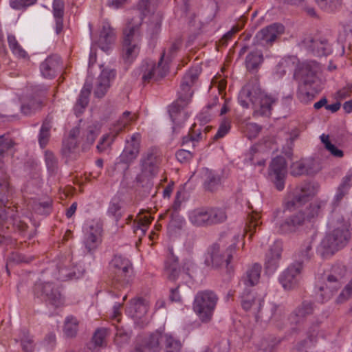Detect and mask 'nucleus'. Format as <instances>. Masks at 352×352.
<instances>
[{
  "instance_id": "nucleus-41",
  "label": "nucleus",
  "mask_w": 352,
  "mask_h": 352,
  "mask_svg": "<svg viewBox=\"0 0 352 352\" xmlns=\"http://www.w3.org/2000/svg\"><path fill=\"white\" fill-rule=\"evenodd\" d=\"M297 64V58L294 56H289L283 58L277 65V73L281 76L287 71H291Z\"/></svg>"
},
{
  "instance_id": "nucleus-64",
  "label": "nucleus",
  "mask_w": 352,
  "mask_h": 352,
  "mask_svg": "<svg viewBox=\"0 0 352 352\" xmlns=\"http://www.w3.org/2000/svg\"><path fill=\"white\" fill-rule=\"evenodd\" d=\"M45 162L47 168L51 170H54L57 165V160L54 153L51 151H46L45 153Z\"/></svg>"
},
{
  "instance_id": "nucleus-16",
  "label": "nucleus",
  "mask_w": 352,
  "mask_h": 352,
  "mask_svg": "<svg viewBox=\"0 0 352 352\" xmlns=\"http://www.w3.org/2000/svg\"><path fill=\"white\" fill-rule=\"evenodd\" d=\"M115 75V71L112 69H104L102 71L95 84L94 94L96 98H101L105 96Z\"/></svg>"
},
{
  "instance_id": "nucleus-43",
  "label": "nucleus",
  "mask_w": 352,
  "mask_h": 352,
  "mask_svg": "<svg viewBox=\"0 0 352 352\" xmlns=\"http://www.w3.org/2000/svg\"><path fill=\"white\" fill-rule=\"evenodd\" d=\"M78 330V321L72 316H67L65 320L63 331L68 338L76 336Z\"/></svg>"
},
{
  "instance_id": "nucleus-44",
  "label": "nucleus",
  "mask_w": 352,
  "mask_h": 352,
  "mask_svg": "<svg viewBox=\"0 0 352 352\" xmlns=\"http://www.w3.org/2000/svg\"><path fill=\"white\" fill-rule=\"evenodd\" d=\"M346 275V269L344 265H334L331 268L330 274L327 276L329 278V282L332 280L338 283L343 284Z\"/></svg>"
},
{
  "instance_id": "nucleus-19",
  "label": "nucleus",
  "mask_w": 352,
  "mask_h": 352,
  "mask_svg": "<svg viewBox=\"0 0 352 352\" xmlns=\"http://www.w3.org/2000/svg\"><path fill=\"white\" fill-rule=\"evenodd\" d=\"M305 45L317 56H327L331 52L330 45L325 39L311 38L303 41Z\"/></svg>"
},
{
  "instance_id": "nucleus-27",
  "label": "nucleus",
  "mask_w": 352,
  "mask_h": 352,
  "mask_svg": "<svg viewBox=\"0 0 352 352\" xmlns=\"http://www.w3.org/2000/svg\"><path fill=\"white\" fill-rule=\"evenodd\" d=\"M148 303L142 298L132 299L129 307V314L134 318L141 319L147 313Z\"/></svg>"
},
{
  "instance_id": "nucleus-52",
  "label": "nucleus",
  "mask_w": 352,
  "mask_h": 352,
  "mask_svg": "<svg viewBox=\"0 0 352 352\" xmlns=\"http://www.w3.org/2000/svg\"><path fill=\"white\" fill-rule=\"evenodd\" d=\"M263 126L256 123L250 122L244 127L243 133L248 139H254L261 132Z\"/></svg>"
},
{
  "instance_id": "nucleus-34",
  "label": "nucleus",
  "mask_w": 352,
  "mask_h": 352,
  "mask_svg": "<svg viewBox=\"0 0 352 352\" xmlns=\"http://www.w3.org/2000/svg\"><path fill=\"white\" fill-rule=\"evenodd\" d=\"M91 87V85L88 82H86L82 87L79 98L74 106V111L77 116L82 113L83 109L88 104Z\"/></svg>"
},
{
  "instance_id": "nucleus-57",
  "label": "nucleus",
  "mask_w": 352,
  "mask_h": 352,
  "mask_svg": "<svg viewBox=\"0 0 352 352\" xmlns=\"http://www.w3.org/2000/svg\"><path fill=\"white\" fill-rule=\"evenodd\" d=\"M100 133V129L97 125H89L84 134L85 141L88 144H92Z\"/></svg>"
},
{
  "instance_id": "nucleus-37",
  "label": "nucleus",
  "mask_w": 352,
  "mask_h": 352,
  "mask_svg": "<svg viewBox=\"0 0 352 352\" xmlns=\"http://www.w3.org/2000/svg\"><path fill=\"white\" fill-rule=\"evenodd\" d=\"M263 60L261 50H255L249 53L245 59V66L248 71H256Z\"/></svg>"
},
{
  "instance_id": "nucleus-62",
  "label": "nucleus",
  "mask_w": 352,
  "mask_h": 352,
  "mask_svg": "<svg viewBox=\"0 0 352 352\" xmlns=\"http://www.w3.org/2000/svg\"><path fill=\"white\" fill-rule=\"evenodd\" d=\"M231 126L230 121L228 119H225L221 123L219 129L214 136V140L222 138L224 137L230 131Z\"/></svg>"
},
{
  "instance_id": "nucleus-1",
  "label": "nucleus",
  "mask_w": 352,
  "mask_h": 352,
  "mask_svg": "<svg viewBox=\"0 0 352 352\" xmlns=\"http://www.w3.org/2000/svg\"><path fill=\"white\" fill-rule=\"evenodd\" d=\"M248 99L252 104L254 118L264 116V91L257 78H252L243 87L239 95V102L244 108L249 107Z\"/></svg>"
},
{
  "instance_id": "nucleus-47",
  "label": "nucleus",
  "mask_w": 352,
  "mask_h": 352,
  "mask_svg": "<svg viewBox=\"0 0 352 352\" xmlns=\"http://www.w3.org/2000/svg\"><path fill=\"white\" fill-rule=\"evenodd\" d=\"M220 183V178L212 171H206V178L204 182V188L206 190L213 192Z\"/></svg>"
},
{
  "instance_id": "nucleus-11",
  "label": "nucleus",
  "mask_w": 352,
  "mask_h": 352,
  "mask_svg": "<svg viewBox=\"0 0 352 352\" xmlns=\"http://www.w3.org/2000/svg\"><path fill=\"white\" fill-rule=\"evenodd\" d=\"M113 279L122 285L129 283L132 264L131 261L120 255H116L110 263Z\"/></svg>"
},
{
  "instance_id": "nucleus-25",
  "label": "nucleus",
  "mask_w": 352,
  "mask_h": 352,
  "mask_svg": "<svg viewBox=\"0 0 352 352\" xmlns=\"http://www.w3.org/2000/svg\"><path fill=\"white\" fill-rule=\"evenodd\" d=\"M164 272L168 279L173 281L177 278L180 273L178 258L174 255L172 250L170 251V254L165 261Z\"/></svg>"
},
{
  "instance_id": "nucleus-26",
  "label": "nucleus",
  "mask_w": 352,
  "mask_h": 352,
  "mask_svg": "<svg viewBox=\"0 0 352 352\" xmlns=\"http://www.w3.org/2000/svg\"><path fill=\"white\" fill-rule=\"evenodd\" d=\"M100 237V230L91 226L85 234L84 244L86 249L89 252L96 250L101 242Z\"/></svg>"
},
{
  "instance_id": "nucleus-55",
  "label": "nucleus",
  "mask_w": 352,
  "mask_h": 352,
  "mask_svg": "<svg viewBox=\"0 0 352 352\" xmlns=\"http://www.w3.org/2000/svg\"><path fill=\"white\" fill-rule=\"evenodd\" d=\"M260 217L261 216L258 214H252L250 217V222L245 228V234L250 233V239L252 238L253 232L256 231V227L259 226L260 228L261 226V222L258 224Z\"/></svg>"
},
{
  "instance_id": "nucleus-31",
  "label": "nucleus",
  "mask_w": 352,
  "mask_h": 352,
  "mask_svg": "<svg viewBox=\"0 0 352 352\" xmlns=\"http://www.w3.org/2000/svg\"><path fill=\"white\" fill-rule=\"evenodd\" d=\"M313 305L309 302H303L291 314L290 320L293 323H300L307 316L313 313Z\"/></svg>"
},
{
  "instance_id": "nucleus-32",
  "label": "nucleus",
  "mask_w": 352,
  "mask_h": 352,
  "mask_svg": "<svg viewBox=\"0 0 352 352\" xmlns=\"http://www.w3.org/2000/svg\"><path fill=\"white\" fill-rule=\"evenodd\" d=\"M333 281L329 282V278L327 277L324 285L320 287V297L322 301H327L341 288L342 284Z\"/></svg>"
},
{
  "instance_id": "nucleus-35",
  "label": "nucleus",
  "mask_w": 352,
  "mask_h": 352,
  "mask_svg": "<svg viewBox=\"0 0 352 352\" xmlns=\"http://www.w3.org/2000/svg\"><path fill=\"white\" fill-rule=\"evenodd\" d=\"M164 352H182L181 341L168 333H164L162 337Z\"/></svg>"
},
{
  "instance_id": "nucleus-54",
  "label": "nucleus",
  "mask_w": 352,
  "mask_h": 352,
  "mask_svg": "<svg viewBox=\"0 0 352 352\" xmlns=\"http://www.w3.org/2000/svg\"><path fill=\"white\" fill-rule=\"evenodd\" d=\"M117 136H115V132L113 131L111 134L102 136L97 145V148L99 152H102L109 148Z\"/></svg>"
},
{
  "instance_id": "nucleus-22",
  "label": "nucleus",
  "mask_w": 352,
  "mask_h": 352,
  "mask_svg": "<svg viewBox=\"0 0 352 352\" xmlns=\"http://www.w3.org/2000/svg\"><path fill=\"white\" fill-rule=\"evenodd\" d=\"M305 220V214L302 212H298L287 218L280 225V231L283 234L294 232L303 224Z\"/></svg>"
},
{
  "instance_id": "nucleus-39",
  "label": "nucleus",
  "mask_w": 352,
  "mask_h": 352,
  "mask_svg": "<svg viewBox=\"0 0 352 352\" xmlns=\"http://www.w3.org/2000/svg\"><path fill=\"white\" fill-rule=\"evenodd\" d=\"M64 2L63 0H54L53 14L56 21V32H61L63 28Z\"/></svg>"
},
{
  "instance_id": "nucleus-3",
  "label": "nucleus",
  "mask_w": 352,
  "mask_h": 352,
  "mask_svg": "<svg viewBox=\"0 0 352 352\" xmlns=\"http://www.w3.org/2000/svg\"><path fill=\"white\" fill-rule=\"evenodd\" d=\"M227 218L226 209L219 207H199L188 213L189 221L196 227H208L222 223Z\"/></svg>"
},
{
  "instance_id": "nucleus-13",
  "label": "nucleus",
  "mask_w": 352,
  "mask_h": 352,
  "mask_svg": "<svg viewBox=\"0 0 352 352\" xmlns=\"http://www.w3.org/2000/svg\"><path fill=\"white\" fill-rule=\"evenodd\" d=\"M287 162L283 157L274 158L269 168V178L274 184L275 188L281 191L285 188V178L287 176Z\"/></svg>"
},
{
  "instance_id": "nucleus-17",
  "label": "nucleus",
  "mask_w": 352,
  "mask_h": 352,
  "mask_svg": "<svg viewBox=\"0 0 352 352\" xmlns=\"http://www.w3.org/2000/svg\"><path fill=\"white\" fill-rule=\"evenodd\" d=\"M36 289L41 292V296L49 303L58 307L63 303L61 294L58 289L52 283H45L36 286Z\"/></svg>"
},
{
  "instance_id": "nucleus-42",
  "label": "nucleus",
  "mask_w": 352,
  "mask_h": 352,
  "mask_svg": "<svg viewBox=\"0 0 352 352\" xmlns=\"http://www.w3.org/2000/svg\"><path fill=\"white\" fill-rule=\"evenodd\" d=\"M107 329H97L92 338V343L94 346H89V349L93 352H98L99 348L103 347L106 345Z\"/></svg>"
},
{
  "instance_id": "nucleus-2",
  "label": "nucleus",
  "mask_w": 352,
  "mask_h": 352,
  "mask_svg": "<svg viewBox=\"0 0 352 352\" xmlns=\"http://www.w3.org/2000/svg\"><path fill=\"white\" fill-rule=\"evenodd\" d=\"M351 237L349 226L343 221L329 232L320 243L321 254L324 257L331 256L346 245Z\"/></svg>"
},
{
  "instance_id": "nucleus-40",
  "label": "nucleus",
  "mask_w": 352,
  "mask_h": 352,
  "mask_svg": "<svg viewBox=\"0 0 352 352\" xmlns=\"http://www.w3.org/2000/svg\"><path fill=\"white\" fill-rule=\"evenodd\" d=\"M52 120V118L48 116L43 122L38 137L39 144L42 148H44L49 142Z\"/></svg>"
},
{
  "instance_id": "nucleus-8",
  "label": "nucleus",
  "mask_w": 352,
  "mask_h": 352,
  "mask_svg": "<svg viewBox=\"0 0 352 352\" xmlns=\"http://www.w3.org/2000/svg\"><path fill=\"white\" fill-rule=\"evenodd\" d=\"M133 19L129 21L123 30L124 40L122 47V57L125 62L131 63L139 53L138 45L133 42V38L138 30L140 23H133Z\"/></svg>"
},
{
  "instance_id": "nucleus-28",
  "label": "nucleus",
  "mask_w": 352,
  "mask_h": 352,
  "mask_svg": "<svg viewBox=\"0 0 352 352\" xmlns=\"http://www.w3.org/2000/svg\"><path fill=\"white\" fill-rule=\"evenodd\" d=\"M261 265L254 263L250 266L242 278L244 285L247 287H253L257 285L261 278Z\"/></svg>"
},
{
  "instance_id": "nucleus-12",
  "label": "nucleus",
  "mask_w": 352,
  "mask_h": 352,
  "mask_svg": "<svg viewBox=\"0 0 352 352\" xmlns=\"http://www.w3.org/2000/svg\"><path fill=\"white\" fill-rule=\"evenodd\" d=\"M199 74V72L196 69H190L186 73L181 82L177 98L173 103L183 104L184 105L190 104L193 95V91L191 89V87L197 80Z\"/></svg>"
},
{
  "instance_id": "nucleus-59",
  "label": "nucleus",
  "mask_w": 352,
  "mask_h": 352,
  "mask_svg": "<svg viewBox=\"0 0 352 352\" xmlns=\"http://www.w3.org/2000/svg\"><path fill=\"white\" fill-rule=\"evenodd\" d=\"M305 87L302 85H300L297 93V98L301 102L307 104L314 99V95L308 91Z\"/></svg>"
},
{
  "instance_id": "nucleus-5",
  "label": "nucleus",
  "mask_w": 352,
  "mask_h": 352,
  "mask_svg": "<svg viewBox=\"0 0 352 352\" xmlns=\"http://www.w3.org/2000/svg\"><path fill=\"white\" fill-rule=\"evenodd\" d=\"M218 298L212 291H201L197 294L193 309L203 322L211 320Z\"/></svg>"
},
{
  "instance_id": "nucleus-49",
  "label": "nucleus",
  "mask_w": 352,
  "mask_h": 352,
  "mask_svg": "<svg viewBox=\"0 0 352 352\" xmlns=\"http://www.w3.org/2000/svg\"><path fill=\"white\" fill-rule=\"evenodd\" d=\"M311 242L310 241H305L300 248L297 256L298 257L300 262L302 264L305 261H308L311 256Z\"/></svg>"
},
{
  "instance_id": "nucleus-9",
  "label": "nucleus",
  "mask_w": 352,
  "mask_h": 352,
  "mask_svg": "<svg viewBox=\"0 0 352 352\" xmlns=\"http://www.w3.org/2000/svg\"><path fill=\"white\" fill-rule=\"evenodd\" d=\"M316 192L314 184L304 183L297 186L292 192L287 195L285 201L286 209L292 210L306 203L309 198L313 197Z\"/></svg>"
},
{
  "instance_id": "nucleus-61",
  "label": "nucleus",
  "mask_w": 352,
  "mask_h": 352,
  "mask_svg": "<svg viewBox=\"0 0 352 352\" xmlns=\"http://www.w3.org/2000/svg\"><path fill=\"white\" fill-rule=\"evenodd\" d=\"M37 0H10V7L16 10L25 9L34 5Z\"/></svg>"
},
{
  "instance_id": "nucleus-30",
  "label": "nucleus",
  "mask_w": 352,
  "mask_h": 352,
  "mask_svg": "<svg viewBox=\"0 0 352 352\" xmlns=\"http://www.w3.org/2000/svg\"><path fill=\"white\" fill-rule=\"evenodd\" d=\"M281 248L279 243H275L270 249V257L265 261V274H273L278 267V261L280 256Z\"/></svg>"
},
{
  "instance_id": "nucleus-15",
  "label": "nucleus",
  "mask_w": 352,
  "mask_h": 352,
  "mask_svg": "<svg viewBox=\"0 0 352 352\" xmlns=\"http://www.w3.org/2000/svg\"><path fill=\"white\" fill-rule=\"evenodd\" d=\"M302 270V263L294 262L283 272L280 281L285 289L291 290L298 285Z\"/></svg>"
},
{
  "instance_id": "nucleus-51",
  "label": "nucleus",
  "mask_w": 352,
  "mask_h": 352,
  "mask_svg": "<svg viewBox=\"0 0 352 352\" xmlns=\"http://www.w3.org/2000/svg\"><path fill=\"white\" fill-rule=\"evenodd\" d=\"M320 140L324 144L325 148L329 151L332 155L336 157H342L343 156V151L330 142L329 135L322 134L320 136Z\"/></svg>"
},
{
  "instance_id": "nucleus-58",
  "label": "nucleus",
  "mask_w": 352,
  "mask_h": 352,
  "mask_svg": "<svg viewBox=\"0 0 352 352\" xmlns=\"http://www.w3.org/2000/svg\"><path fill=\"white\" fill-rule=\"evenodd\" d=\"M77 146V140L67 138L63 141L62 152L63 155L66 156H69L71 153L74 152Z\"/></svg>"
},
{
  "instance_id": "nucleus-45",
  "label": "nucleus",
  "mask_w": 352,
  "mask_h": 352,
  "mask_svg": "<svg viewBox=\"0 0 352 352\" xmlns=\"http://www.w3.org/2000/svg\"><path fill=\"white\" fill-rule=\"evenodd\" d=\"M317 5L327 12H333L341 6V0H315Z\"/></svg>"
},
{
  "instance_id": "nucleus-36",
  "label": "nucleus",
  "mask_w": 352,
  "mask_h": 352,
  "mask_svg": "<svg viewBox=\"0 0 352 352\" xmlns=\"http://www.w3.org/2000/svg\"><path fill=\"white\" fill-rule=\"evenodd\" d=\"M317 66L314 65L313 67L307 65L302 70L301 82L305 86H313L318 80Z\"/></svg>"
},
{
  "instance_id": "nucleus-46",
  "label": "nucleus",
  "mask_w": 352,
  "mask_h": 352,
  "mask_svg": "<svg viewBox=\"0 0 352 352\" xmlns=\"http://www.w3.org/2000/svg\"><path fill=\"white\" fill-rule=\"evenodd\" d=\"M8 43L13 54L19 58L26 57V52L21 47L14 35L9 34L8 36Z\"/></svg>"
},
{
  "instance_id": "nucleus-60",
  "label": "nucleus",
  "mask_w": 352,
  "mask_h": 352,
  "mask_svg": "<svg viewBox=\"0 0 352 352\" xmlns=\"http://www.w3.org/2000/svg\"><path fill=\"white\" fill-rule=\"evenodd\" d=\"M306 175H314L320 171L321 167L318 161L310 158L305 160Z\"/></svg>"
},
{
  "instance_id": "nucleus-50",
  "label": "nucleus",
  "mask_w": 352,
  "mask_h": 352,
  "mask_svg": "<svg viewBox=\"0 0 352 352\" xmlns=\"http://www.w3.org/2000/svg\"><path fill=\"white\" fill-rule=\"evenodd\" d=\"M20 342L24 352H33L34 350V343L32 338L28 331H22L20 335Z\"/></svg>"
},
{
  "instance_id": "nucleus-20",
  "label": "nucleus",
  "mask_w": 352,
  "mask_h": 352,
  "mask_svg": "<svg viewBox=\"0 0 352 352\" xmlns=\"http://www.w3.org/2000/svg\"><path fill=\"white\" fill-rule=\"evenodd\" d=\"M188 105L183 104L173 103L169 107V114L176 128L182 127L189 116V113L186 109Z\"/></svg>"
},
{
  "instance_id": "nucleus-63",
  "label": "nucleus",
  "mask_w": 352,
  "mask_h": 352,
  "mask_svg": "<svg viewBox=\"0 0 352 352\" xmlns=\"http://www.w3.org/2000/svg\"><path fill=\"white\" fill-rule=\"evenodd\" d=\"M76 278V273L66 267H60L58 269V279L65 281Z\"/></svg>"
},
{
  "instance_id": "nucleus-33",
  "label": "nucleus",
  "mask_w": 352,
  "mask_h": 352,
  "mask_svg": "<svg viewBox=\"0 0 352 352\" xmlns=\"http://www.w3.org/2000/svg\"><path fill=\"white\" fill-rule=\"evenodd\" d=\"M264 144L258 142L254 144L247 154V159L253 164L262 165L264 162Z\"/></svg>"
},
{
  "instance_id": "nucleus-38",
  "label": "nucleus",
  "mask_w": 352,
  "mask_h": 352,
  "mask_svg": "<svg viewBox=\"0 0 352 352\" xmlns=\"http://www.w3.org/2000/svg\"><path fill=\"white\" fill-rule=\"evenodd\" d=\"M137 118L138 117L135 113H131V112L128 111L124 112L117 121L114 129L113 130L115 132V136H118L121 131L134 122Z\"/></svg>"
},
{
  "instance_id": "nucleus-14",
  "label": "nucleus",
  "mask_w": 352,
  "mask_h": 352,
  "mask_svg": "<svg viewBox=\"0 0 352 352\" xmlns=\"http://www.w3.org/2000/svg\"><path fill=\"white\" fill-rule=\"evenodd\" d=\"M164 54L165 53L163 52L157 64L153 60H148L142 65V78L144 83H149L151 80H158L166 76L168 68L163 63Z\"/></svg>"
},
{
  "instance_id": "nucleus-21",
  "label": "nucleus",
  "mask_w": 352,
  "mask_h": 352,
  "mask_svg": "<svg viewBox=\"0 0 352 352\" xmlns=\"http://www.w3.org/2000/svg\"><path fill=\"white\" fill-rule=\"evenodd\" d=\"M285 26L280 23H274L265 28V49L278 42L285 33Z\"/></svg>"
},
{
  "instance_id": "nucleus-10",
  "label": "nucleus",
  "mask_w": 352,
  "mask_h": 352,
  "mask_svg": "<svg viewBox=\"0 0 352 352\" xmlns=\"http://www.w3.org/2000/svg\"><path fill=\"white\" fill-rule=\"evenodd\" d=\"M141 140L142 136L139 133H133L129 140H126V145L118 157L117 164H123L127 169L140 154Z\"/></svg>"
},
{
  "instance_id": "nucleus-7",
  "label": "nucleus",
  "mask_w": 352,
  "mask_h": 352,
  "mask_svg": "<svg viewBox=\"0 0 352 352\" xmlns=\"http://www.w3.org/2000/svg\"><path fill=\"white\" fill-rule=\"evenodd\" d=\"M234 250L232 245L226 247L222 242L214 243L208 250L210 261L208 258L206 262L210 263L214 268L228 267L232 258Z\"/></svg>"
},
{
  "instance_id": "nucleus-48",
  "label": "nucleus",
  "mask_w": 352,
  "mask_h": 352,
  "mask_svg": "<svg viewBox=\"0 0 352 352\" xmlns=\"http://www.w3.org/2000/svg\"><path fill=\"white\" fill-rule=\"evenodd\" d=\"M109 215L111 216L116 221H118L123 215L122 206L117 199H113L109 204L108 211Z\"/></svg>"
},
{
  "instance_id": "nucleus-24",
  "label": "nucleus",
  "mask_w": 352,
  "mask_h": 352,
  "mask_svg": "<svg viewBox=\"0 0 352 352\" xmlns=\"http://www.w3.org/2000/svg\"><path fill=\"white\" fill-rule=\"evenodd\" d=\"M45 105L44 98L38 96H32L27 98L22 104L21 110L24 115L30 116L41 111Z\"/></svg>"
},
{
  "instance_id": "nucleus-18",
  "label": "nucleus",
  "mask_w": 352,
  "mask_h": 352,
  "mask_svg": "<svg viewBox=\"0 0 352 352\" xmlns=\"http://www.w3.org/2000/svg\"><path fill=\"white\" fill-rule=\"evenodd\" d=\"M62 67L61 58L58 55L49 56L41 63L40 69L45 78H52L55 77L57 72Z\"/></svg>"
},
{
  "instance_id": "nucleus-4",
  "label": "nucleus",
  "mask_w": 352,
  "mask_h": 352,
  "mask_svg": "<svg viewBox=\"0 0 352 352\" xmlns=\"http://www.w3.org/2000/svg\"><path fill=\"white\" fill-rule=\"evenodd\" d=\"M162 152L157 146H151L142 155L140 160V173L138 176L140 182L150 180L157 175L162 161Z\"/></svg>"
},
{
  "instance_id": "nucleus-23",
  "label": "nucleus",
  "mask_w": 352,
  "mask_h": 352,
  "mask_svg": "<svg viewBox=\"0 0 352 352\" xmlns=\"http://www.w3.org/2000/svg\"><path fill=\"white\" fill-rule=\"evenodd\" d=\"M164 333L156 331L151 334L144 340V349L137 346L135 348L136 352H144L146 349L150 352H159L161 350V344H163L162 337Z\"/></svg>"
},
{
  "instance_id": "nucleus-53",
  "label": "nucleus",
  "mask_w": 352,
  "mask_h": 352,
  "mask_svg": "<svg viewBox=\"0 0 352 352\" xmlns=\"http://www.w3.org/2000/svg\"><path fill=\"white\" fill-rule=\"evenodd\" d=\"M130 334L122 328H116V333L114 338L115 344L121 347L129 342Z\"/></svg>"
},
{
  "instance_id": "nucleus-6",
  "label": "nucleus",
  "mask_w": 352,
  "mask_h": 352,
  "mask_svg": "<svg viewBox=\"0 0 352 352\" xmlns=\"http://www.w3.org/2000/svg\"><path fill=\"white\" fill-rule=\"evenodd\" d=\"M15 145L9 135H0V202L6 207L11 192L8 183V175L5 168L3 157L5 153Z\"/></svg>"
},
{
  "instance_id": "nucleus-29",
  "label": "nucleus",
  "mask_w": 352,
  "mask_h": 352,
  "mask_svg": "<svg viewBox=\"0 0 352 352\" xmlns=\"http://www.w3.org/2000/svg\"><path fill=\"white\" fill-rule=\"evenodd\" d=\"M115 40L116 33L113 29L108 24L104 25L99 38L100 47L107 52Z\"/></svg>"
},
{
  "instance_id": "nucleus-56",
  "label": "nucleus",
  "mask_w": 352,
  "mask_h": 352,
  "mask_svg": "<svg viewBox=\"0 0 352 352\" xmlns=\"http://www.w3.org/2000/svg\"><path fill=\"white\" fill-rule=\"evenodd\" d=\"M290 173L295 177L306 175L305 160L292 163L290 166Z\"/></svg>"
}]
</instances>
